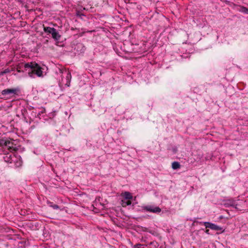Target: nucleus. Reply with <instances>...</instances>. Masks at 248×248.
Segmentation results:
<instances>
[{"instance_id": "4", "label": "nucleus", "mask_w": 248, "mask_h": 248, "mask_svg": "<svg viewBox=\"0 0 248 248\" xmlns=\"http://www.w3.org/2000/svg\"><path fill=\"white\" fill-rule=\"evenodd\" d=\"M17 90L16 89H6L1 92L3 95H9L10 96H13L17 93Z\"/></svg>"}, {"instance_id": "11", "label": "nucleus", "mask_w": 248, "mask_h": 248, "mask_svg": "<svg viewBox=\"0 0 248 248\" xmlns=\"http://www.w3.org/2000/svg\"><path fill=\"white\" fill-rule=\"evenodd\" d=\"M124 196L126 200H131L133 198L131 193L129 192H125L124 194Z\"/></svg>"}, {"instance_id": "12", "label": "nucleus", "mask_w": 248, "mask_h": 248, "mask_svg": "<svg viewBox=\"0 0 248 248\" xmlns=\"http://www.w3.org/2000/svg\"><path fill=\"white\" fill-rule=\"evenodd\" d=\"M10 72V70L9 68L5 69V70L2 71L0 73V75L2 76L4 74L9 73Z\"/></svg>"}, {"instance_id": "2", "label": "nucleus", "mask_w": 248, "mask_h": 248, "mask_svg": "<svg viewBox=\"0 0 248 248\" xmlns=\"http://www.w3.org/2000/svg\"><path fill=\"white\" fill-rule=\"evenodd\" d=\"M143 209L150 212L154 213H159L161 212V209L158 206H155L152 205L144 206L142 207Z\"/></svg>"}, {"instance_id": "7", "label": "nucleus", "mask_w": 248, "mask_h": 248, "mask_svg": "<svg viewBox=\"0 0 248 248\" xmlns=\"http://www.w3.org/2000/svg\"><path fill=\"white\" fill-rule=\"evenodd\" d=\"M224 205L226 207H229L232 206V207H234L236 209L237 208V207H236L237 204H235V202L233 200H229L226 201L224 202Z\"/></svg>"}, {"instance_id": "5", "label": "nucleus", "mask_w": 248, "mask_h": 248, "mask_svg": "<svg viewBox=\"0 0 248 248\" xmlns=\"http://www.w3.org/2000/svg\"><path fill=\"white\" fill-rule=\"evenodd\" d=\"M60 71L61 73L63 74L65 73L66 74V82L65 83V85L67 87H69L70 86V81L71 79V75L69 71H66V70H62L61 69H60Z\"/></svg>"}, {"instance_id": "15", "label": "nucleus", "mask_w": 248, "mask_h": 248, "mask_svg": "<svg viewBox=\"0 0 248 248\" xmlns=\"http://www.w3.org/2000/svg\"><path fill=\"white\" fill-rule=\"evenodd\" d=\"M21 68V67L19 66H17V68H16V70L19 73H20V72H23V70H21V69H20Z\"/></svg>"}, {"instance_id": "13", "label": "nucleus", "mask_w": 248, "mask_h": 248, "mask_svg": "<svg viewBox=\"0 0 248 248\" xmlns=\"http://www.w3.org/2000/svg\"><path fill=\"white\" fill-rule=\"evenodd\" d=\"M48 203L49 204V206L51 207H52L54 209H58L59 208V207L58 205L56 204H53L52 202H49Z\"/></svg>"}, {"instance_id": "9", "label": "nucleus", "mask_w": 248, "mask_h": 248, "mask_svg": "<svg viewBox=\"0 0 248 248\" xmlns=\"http://www.w3.org/2000/svg\"><path fill=\"white\" fill-rule=\"evenodd\" d=\"M180 166V164L178 162L174 161L172 163L171 167L173 170L179 169Z\"/></svg>"}, {"instance_id": "3", "label": "nucleus", "mask_w": 248, "mask_h": 248, "mask_svg": "<svg viewBox=\"0 0 248 248\" xmlns=\"http://www.w3.org/2000/svg\"><path fill=\"white\" fill-rule=\"evenodd\" d=\"M204 224L206 227V228H209L212 230L215 231H221L222 230V228L209 222H204Z\"/></svg>"}, {"instance_id": "14", "label": "nucleus", "mask_w": 248, "mask_h": 248, "mask_svg": "<svg viewBox=\"0 0 248 248\" xmlns=\"http://www.w3.org/2000/svg\"><path fill=\"white\" fill-rule=\"evenodd\" d=\"M131 204V202L130 201H128L126 202H123V206H125L126 205H129Z\"/></svg>"}, {"instance_id": "10", "label": "nucleus", "mask_w": 248, "mask_h": 248, "mask_svg": "<svg viewBox=\"0 0 248 248\" xmlns=\"http://www.w3.org/2000/svg\"><path fill=\"white\" fill-rule=\"evenodd\" d=\"M55 28H51L49 27H44V31L45 32L49 33L51 34V32L54 31Z\"/></svg>"}, {"instance_id": "16", "label": "nucleus", "mask_w": 248, "mask_h": 248, "mask_svg": "<svg viewBox=\"0 0 248 248\" xmlns=\"http://www.w3.org/2000/svg\"><path fill=\"white\" fill-rule=\"evenodd\" d=\"M243 11L245 13H248V9L246 7H243Z\"/></svg>"}, {"instance_id": "1", "label": "nucleus", "mask_w": 248, "mask_h": 248, "mask_svg": "<svg viewBox=\"0 0 248 248\" xmlns=\"http://www.w3.org/2000/svg\"><path fill=\"white\" fill-rule=\"evenodd\" d=\"M24 66L26 70H27L28 69H29L28 74L30 77L34 78V75H36L38 77H41L43 76L42 68L36 62H34L26 63Z\"/></svg>"}, {"instance_id": "17", "label": "nucleus", "mask_w": 248, "mask_h": 248, "mask_svg": "<svg viewBox=\"0 0 248 248\" xmlns=\"http://www.w3.org/2000/svg\"><path fill=\"white\" fill-rule=\"evenodd\" d=\"M77 15L78 16H84L83 14L80 13V12L79 11L77 12Z\"/></svg>"}, {"instance_id": "8", "label": "nucleus", "mask_w": 248, "mask_h": 248, "mask_svg": "<svg viewBox=\"0 0 248 248\" xmlns=\"http://www.w3.org/2000/svg\"><path fill=\"white\" fill-rule=\"evenodd\" d=\"M51 35L52 38L55 40V41H59L61 35L59 33L58 31L56 30V29L54 30V31L51 32Z\"/></svg>"}, {"instance_id": "6", "label": "nucleus", "mask_w": 248, "mask_h": 248, "mask_svg": "<svg viewBox=\"0 0 248 248\" xmlns=\"http://www.w3.org/2000/svg\"><path fill=\"white\" fill-rule=\"evenodd\" d=\"M1 144H3L5 146H6L9 150L11 151L16 150L15 148L13 146V143L10 141L9 140H7L4 141L2 140L1 142Z\"/></svg>"}, {"instance_id": "18", "label": "nucleus", "mask_w": 248, "mask_h": 248, "mask_svg": "<svg viewBox=\"0 0 248 248\" xmlns=\"http://www.w3.org/2000/svg\"><path fill=\"white\" fill-rule=\"evenodd\" d=\"M205 232L207 233V234H209V230L207 229L206 230V231H205Z\"/></svg>"}]
</instances>
